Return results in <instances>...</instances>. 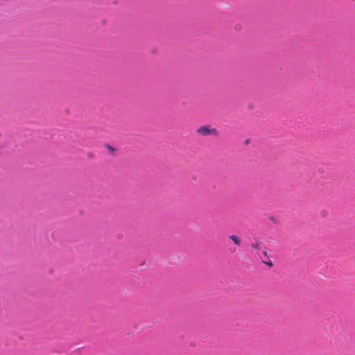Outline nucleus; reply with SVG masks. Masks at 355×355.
<instances>
[{
	"mask_svg": "<svg viewBox=\"0 0 355 355\" xmlns=\"http://www.w3.org/2000/svg\"><path fill=\"white\" fill-rule=\"evenodd\" d=\"M229 239H231L236 245H240L241 244V239L235 234L229 236Z\"/></svg>",
	"mask_w": 355,
	"mask_h": 355,
	"instance_id": "7ed1b4c3",
	"label": "nucleus"
},
{
	"mask_svg": "<svg viewBox=\"0 0 355 355\" xmlns=\"http://www.w3.org/2000/svg\"><path fill=\"white\" fill-rule=\"evenodd\" d=\"M320 216L323 218H325L328 216V211L326 209H322L320 211Z\"/></svg>",
	"mask_w": 355,
	"mask_h": 355,
	"instance_id": "39448f33",
	"label": "nucleus"
},
{
	"mask_svg": "<svg viewBox=\"0 0 355 355\" xmlns=\"http://www.w3.org/2000/svg\"><path fill=\"white\" fill-rule=\"evenodd\" d=\"M250 246L252 249L259 250L260 248V245L258 241H255L250 244Z\"/></svg>",
	"mask_w": 355,
	"mask_h": 355,
	"instance_id": "20e7f679",
	"label": "nucleus"
},
{
	"mask_svg": "<svg viewBox=\"0 0 355 355\" xmlns=\"http://www.w3.org/2000/svg\"><path fill=\"white\" fill-rule=\"evenodd\" d=\"M262 254H263L262 256H260V257H261V259L262 260V262L264 263L265 264L268 265L270 267L272 266L273 263L271 261L270 258L268 255L267 252L266 251H263L262 252Z\"/></svg>",
	"mask_w": 355,
	"mask_h": 355,
	"instance_id": "f03ea898",
	"label": "nucleus"
},
{
	"mask_svg": "<svg viewBox=\"0 0 355 355\" xmlns=\"http://www.w3.org/2000/svg\"><path fill=\"white\" fill-rule=\"evenodd\" d=\"M196 132L198 135L201 136L213 135L214 137H217L218 135V131L210 125H205L199 127L196 130Z\"/></svg>",
	"mask_w": 355,
	"mask_h": 355,
	"instance_id": "f257e3e1",
	"label": "nucleus"
}]
</instances>
